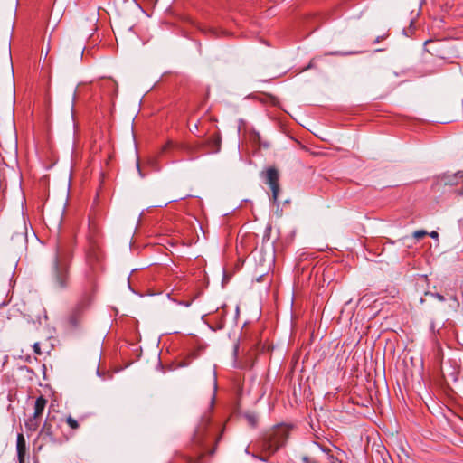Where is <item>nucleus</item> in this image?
<instances>
[{"instance_id":"412c9836","label":"nucleus","mask_w":463,"mask_h":463,"mask_svg":"<svg viewBox=\"0 0 463 463\" xmlns=\"http://www.w3.org/2000/svg\"><path fill=\"white\" fill-rule=\"evenodd\" d=\"M217 388V382H216V378L214 377V390H216Z\"/></svg>"},{"instance_id":"20e7f679","label":"nucleus","mask_w":463,"mask_h":463,"mask_svg":"<svg viewBox=\"0 0 463 463\" xmlns=\"http://www.w3.org/2000/svg\"><path fill=\"white\" fill-rule=\"evenodd\" d=\"M266 184H268L272 191L271 200L273 203L278 201L279 184V172L274 167H269L266 170L265 174Z\"/></svg>"},{"instance_id":"4be33fe9","label":"nucleus","mask_w":463,"mask_h":463,"mask_svg":"<svg viewBox=\"0 0 463 463\" xmlns=\"http://www.w3.org/2000/svg\"><path fill=\"white\" fill-rule=\"evenodd\" d=\"M137 167L138 171L140 172V166H139L138 163H137Z\"/></svg>"},{"instance_id":"6ab92c4d","label":"nucleus","mask_w":463,"mask_h":463,"mask_svg":"<svg viewBox=\"0 0 463 463\" xmlns=\"http://www.w3.org/2000/svg\"><path fill=\"white\" fill-rule=\"evenodd\" d=\"M384 38H385V36H384V35H383V36H378V37H376V39L374 40V43H379L381 40H383V39H384Z\"/></svg>"},{"instance_id":"423d86ee","label":"nucleus","mask_w":463,"mask_h":463,"mask_svg":"<svg viewBox=\"0 0 463 463\" xmlns=\"http://www.w3.org/2000/svg\"><path fill=\"white\" fill-rule=\"evenodd\" d=\"M16 451L19 463H24L27 451V446L25 438L22 433L17 434Z\"/></svg>"},{"instance_id":"0eeeda50","label":"nucleus","mask_w":463,"mask_h":463,"mask_svg":"<svg viewBox=\"0 0 463 463\" xmlns=\"http://www.w3.org/2000/svg\"><path fill=\"white\" fill-rule=\"evenodd\" d=\"M47 399L43 395L39 396L34 403V411L33 416L38 417L42 419L43 412L46 407Z\"/></svg>"},{"instance_id":"f8f14e48","label":"nucleus","mask_w":463,"mask_h":463,"mask_svg":"<svg viewBox=\"0 0 463 463\" xmlns=\"http://www.w3.org/2000/svg\"><path fill=\"white\" fill-rule=\"evenodd\" d=\"M174 146L175 144L172 141H168L162 146L161 153H165Z\"/></svg>"},{"instance_id":"9b49d317","label":"nucleus","mask_w":463,"mask_h":463,"mask_svg":"<svg viewBox=\"0 0 463 463\" xmlns=\"http://www.w3.org/2000/svg\"><path fill=\"white\" fill-rule=\"evenodd\" d=\"M245 417L250 426L255 427L257 425V417L255 415L247 414Z\"/></svg>"},{"instance_id":"7ed1b4c3","label":"nucleus","mask_w":463,"mask_h":463,"mask_svg":"<svg viewBox=\"0 0 463 463\" xmlns=\"http://www.w3.org/2000/svg\"><path fill=\"white\" fill-rule=\"evenodd\" d=\"M290 430L286 425H278L260 440L259 446L262 452L267 456L275 454L282 446L285 445Z\"/></svg>"},{"instance_id":"4468645a","label":"nucleus","mask_w":463,"mask_h":463,"mask_svg":"<svg viewBox=\"0 0 463 463\" xmlns=\"http://www.w3.org/2000/svg\"><path fill=\"white\" fill-rule=\"evenodd\" d=\"M33 352L35 354L37 355H41L43 353L41 351V347H40V344L39 343H34L33 345Z\"/></svg>"},{"instance_id":"f257e3e1","label":"nucleus","mask_w":463,"mask_h":463,"mask_svg":"<svg viewBox=\"0 0 463 463\" xmlns=\"http://www.w3.org/2000/svg\"><path fill=\"white\" fill-rule=\"evenodd\" d=\"M222 433L215 435V429L211 424L209 414L201 418L191 442L187 447L186 454H180L185 463H202L205 455H213L216 444L221 439Z\"/></svg>"},{"instance_id":"aec40b11","label":"nucleus","mask_w":463,"mask_h":463,"mask_svg":"<svg viewBox=\"0 0 463 463\" xmlns=\"http://www.w3.org/2000/svg\"><path fill=\"white\" fill-rule=\"evenodd\" d=\"M430 330H431L432 332H435V325H434V322H431V324H430Z\"/></svg>"},{"instance_id":"2eb2a0df","label":"nucleus","mask_w":463,"mask_h":463,"mask_svg":"<svg viewBox=\"0 0 463 463\" xmlns=\"http://www.w3.org/2000/svg\"><path fill=\"white\" fill-rule=\"evenodd\" d=\"M431 296L441 302H444L446 300L445 297L440 293H431Z\"/></svg>"},{"instance_id":"6e6552de","label":"nucleus","mask_w":463,"mask_h":463,"mask_svg":"<svg viewBox=\"0 0 463 463\" xmlns=\"http://www.w3.org/2000/svg\"><path fill=\"white\" fill-rule=\"evenodd\" d=\"M41 421H42L41 418L32 415L24 421V426H25L26 430L30 431V432L36 431L41 424Z\"/></svg>"},{"instance_id":"f03ea898","label":"nucleus","mask_w":463,"mask_h":463,"mask_svg":"<svg viewBox=\"0 0 463 463\" xmlns=\"http://www.w3.org/2000/svg\"><path fill=\"white\" fill-rule=\"evenodd\" d=\"M71 257L72 253L68 246L63 244L57 245L52 270V282L58 288H65L69 285V269Z\"/></svg>"},{"instance_id":"dca6fc26","label":"nucleus","mask_w":463,"mask_h":463,"mask_svg":"<svg viewBox=\"0 0 463 463\" xmlns=\"http://www.w3.org/2000/svg\"><path fill=\"white\" fill-rule=\"evenodd\" d=\"M303 461H304L305 463H317L315 460L311 459V458H308V457H304V458H303Z\"/></svg>"},{"instance_id":"9d476101","label":"nucleus","mask_w":463,"mask_h":463,"mask_svg":"<svg viewBox=\"0 0 463 463\" xmlns=\"http://www.w3.org/2000/svg\"><path fill=\"white\" fill-rule=\"evenodd\" d=\"M66 422L72 430H77L79 428L78 421L72 418L71 415L66 418Z\"/></svg>"},{"instance_id":"1a4fd4ad","label":"nucleus","mask_w":463,"mask_h":463,"mask_svg":"<svg viewBox=\"0 0 463 463\" xmlns=\"http://www.w3.org/2000/svg\"><path fill=\"white\" fill-rule=\"evenodd\" d=\"M80 320V311L77 309L75 310L70 317H69V323L72 326H77Z\"/></svg>"},{"instance_id":"39448f33","label":"nucleus","mask_w":463,"mask_h":463,"mask_svg":"<svg viewBox=\"0 0 463 463\" xmlns=\"http://www.w3.org/2000/svg\"><path fill=\"white\" fill-rule=\"evenodd\" d=\"M38 438L43 439V440H44L45 442H59L55 435L54 427L50 419L45 420L40 430Z\"/></svg>"},{"instance_id":"f3484780","label":"nucleus","mask_w":463,"mask_h":463,"mask_svg":"<svg viewBox=\"0 0 463 463\" xmlns=\"http://www.w3.org/2000/svg\"><path fill=\"white\" fill-rule=\"evenodd\" d=\"M430 236L433 239H437L439 237V234L437 232L433 231L430 233Z\"/></svg>"},{"instance_id":"b1692460","label":"nucleus","mask_w":463,"mask_h":463,"mask_svg":"<svg viewBox=\"0 0 463 463\" xmlns=\"http://www.w3.org/2000/svg\"><path fill=\"white\" fill-rule=\"evenodd\" d=\"M262 461H266L267 459L264 458H260Z\"/></svg>"},{"instance_id":"5701e85b","label":"nucleus","mask_w":463,"mask_h":463,"mask_svg":"<svg viewBox=\"0 0 463 463\" xmlns=\"http://www.w3.org/2000/svg\"><path fill=\"white\" fill-rule=\"evenodd\" d=\"M43 448V445H40L38 448H37V450H41Z\"/></svg>"},{"instance_id":"ddd939ff","label":"nucleus","mask_w":463,"mask_h":463,"mask_svg":"<svg viewBox=\"0 0 463 463\" xmlns=\"http://www.w3.org/2000/svg\"><path fill=\"white\" fill-rule=\"evenodd\" d=\"M427 234V232L423 230H420V231H416L414 233H413V236L414 238L416 239H421L423 237H425Z\"/></svg>"},{"instance_id":"a211bd4d","label":"nucleus","mask_w":463,"mask_h":463,"mask_svg":"<svg viewBox=\"0 0 463 463\" xmlns=\"http://www.w3.org/2000/svg\"><path fill=\"white\" fill-rule=\"evenodd\" d=\"M449 298L458 303L457 297H456V295L454 293H451L449 295Z\"/></svg>"}]
</instances>
